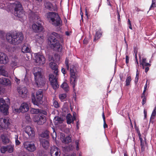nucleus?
Listing matches in <instances>:
<instances>
[{"label": "nucleus", "instance_id": "f257e3e1", "mask_svg": "<svg viewBox=\"0 0 156 156\" xmlns=\"http://www.w3.org/2000/svg\"><path fill=\"white\" fill-rule=\"evenodd\" d=\"M5 36L7 41L10 43L14 45H18L21 43L23 40L24 36L20 32H16L14 31H10L5 34L4 31L0 32V37L4 39Z\"/></svg>", "mask_w": 156, "mask_h": 156}, {"label": "nucleus", "instance_id": "f03ea898", "mask_svg": "<svg viewBox=\"0 0 156 156\" xmlns=\"http://www.w3.org/2000/svg\"><path fill=\"white\" fill-rule=\"evenodd\" d=\"M28 17L31 21L35 22L36 20H37L36 23H34L32 24V29L33 31L35 33L41 32L43 29V27L40 17L37 13L34 12L31 10H30L29 11Z\"/></svg>", "mask_w": 156, "mask_h": 156}, {"label": "nucleus", "instance_id": "7ed1b4c3", "mask_svg": "<svg viewBox=\"0 0 156 156\" xmlns=\"http://www.w3.org/2000/svg\"><path fill=\"white\" fill-rule=\"evenodd\" d=\"M49 66L54 71L53 74L49 75V80L53 89L55 90L58 88L59 86L57 82V77L58 72V66L54 62H51L49 63Z\"/></svg>", "mask_w": 156, "mask_h": 156}, {"label": "nucleus", "instance_id": "20e7f679", "mask_svg": "<svg viewBox=\"0 0 156 156\" xmlns=\"http://www.w3.org/2000/svg\"><path fill=\"white\" fill-rule=\"evenodd\" d=\"M47 20L55 27H60L62 21L58 15L55 12H50L46 15Z\"/></svg>", "mask_w": 156, "mask_h": 156}, {"label": "nucleus", "instance_id": "39448f33", "mask_svg": "<svg viewBox=\"0 0 156 156\" xmlns=\"http://www.w3.org/2000/svg\"><path fill=\"white\" fill-rule=\"evenodd\" d=\"M61 36L55 32H52L51 35L48 38V43L51 47L55 48V49H62V46L56 38L60 39Z\"/></svg>", "mask_w": 156, "mask_h": 156}, {"label": "nucleus", "instance_id": "423d86ee", "mask_svg": "<svg viewBox=\"0 0 156 156\" xmlns=\"http://www.w3.org/2000/svg\"><path fill=\"white\" fill-rule=\"evenodd\" d=\"M34 74L36 86L38 87L44 86L45 84V79L42 74V69L39 67L34 68Z\"/></svg>", "mask_w": 156, "mask_h": 156}, {"label": "nucleus", "instance_id": "0eeeda50", "mask_svg": "<svg viewBox=\"0 0 156 156\" xmlns=\"http://www.w3.org/2000/svg\"><path fill=\"white\" fill-rule=\"evenodd\" d=\"M77 71V66L74 65L70 66V83L72 85L74 91L75 90V86L76 85L78 80V75Z\"/></svg>", "mask_w": 156, "mask_h": 156}, {"label": "nucleus", "instance_id": "6e6552de", "mask_svg": "<svg viewBox=\"0 0 156 156\" xmlns=\"http://www.w3.org/2000/svg\"><path fill=\"white\" fill-rule=\"evenodd\" d=\"M43 96V91L41 90H39L36 93V98L34 95H32L31 100L32 103L34 105L39 106L40 105L43 103L42 98Z\"/></svg>", "mask_w": 156, "mask_h": 156}, {"label": "nucleus", "instance_id": "1a4fd4ad", "mask_svg": "<svg viewBox=\"0 0 156 156\" xmlns=\"http://www.w3.org/2000/svg\"><path fill=\"white\" fill-rule=\"evenodd\" d=\"M14 15L22 19L24 16V13L22 5L20 3L16 2L14 4Z\"/></svg>", "mask_w": 156, "mask_h": 156}, {"label": "nucleus", "instance_id": "9d476101", "mask_svg": "<svg viewBox=\"0 0 156 156\" xmlns=\"http://www.w3.org/2000/svg\"><path fill=\"white\" fill-rule=\"evenodd\" d=\"M12 122L11 119L9 117L0 119V132L3 129H7L10 126Z\"/></svg>", "mask_w": 156, "mask_h": 156}, {"label": "nucleus", "instance_id": "9b49d317", "mask_svg": "<svg viewBox=\"0 0 156 156\" xmlns=\"http://www.w3.org/2000/svg\"><path fill=\"white\" fill-rule=\"evenodd\" d=\"M23 146L25 148L30 152H34L36 149V147L33 142L25 141L23 143Z\"/></svg>", "mask_w": 156, "mask_h": 156}, {"label": "nucleus", "instance_id": "f8f14e48", "mask_svg": "<svg viewBox=\"0 0 156 156\" xmlns=\"http://www.w3.org/2000/svg\"><path fill=\"white\" fill-rule=\"evenodd\" d=\"M9 106L6 104L2 98H0V111L5 115H7L8 111Z\"/></svg>", "mask_w": 156, "mask_h": 156}, {"label": "nucleus", "instance_id": "ddd939ff", "mask_svg": "<svg viewBox=\"0 0 156 156\" xmlns=\"http://www.w3.org/2000/svg\"><path fill=\"white\" fill-rule=\"evenodd\" d=\"M35 122L39 125H41L44 123L46 121V117L43 115H39L35 116L34 118Z\"/></svg>", "mask_w": 156, "mask_h": 156}, {"label": "nucleus", "instance_id": "4468645a", "mask_svg": "<svg viewBox=\"0 0 156 156\" xmlns=\"http://www.w3.org/2000/svg\"><path fill=\"white\" fill-rule=\"evenodd\" d=\"M17 91L20 96L23 98L26 97L27 95L28 90L25 87L21 86L18 87Z\"/></svg>", "mask_w": 156, "mask_h": 156}, {"label": "nucleus", "instance_id": "2eb2a0df", "mask_svg": "<svg viewBox=\"0 0 156 156\" xmlns=\"http://www.w3.org/2000/svg\"><path fill=\"white\" fill-rule=\"evenodd\" d=\"M35 60L37 65L39 66L43 65L45 62V58L44 57L39 54H37L36 55Z\"/></svg>", "mask_w": 156, "mask_h": 156}, {"label": "nucleus", "instance_id": "dca6fc26", "mask_svg": "<svg viewBox=\"0 0 156 156\" xmlns=\"http://www.w3.org/2000/svg\"><path fill=\"white\" fill-rule=\"evenodd\" d=\"M24 132L31 139H33L34 136L35 132L34 129L30 126H27L25 127Z\"/></svg>", "mask_w": 156, "mask_h": 156}, {"label": "nucleus", "instance_id": "f3484780", "mask_svg": "<svg viewBox=\"0 0 156 156\" xmlns=\"http://www.w3.org/2000/svg\"><path fill=\"white\" fill-rule=\"evenodd\" d=\"M50 153L51 156H60V150L56 146H53L51 148Z\"/></svg>", "mask_w": 156, "mask_h": 156}, {"label": "nucleus", "instance_id": "a211bd4d", "mask_svg": "<svg viewBox=\"0 0 156 156\" xmlns=\"http://www.w3.org/2000/svg\"><path fill=\"white\" fill-rule=\"evenodd\" d=\"M9 62L8 56L4 53L0 52V63L6 64Z\"/></svg>", "mask_w": 156, "mask_h": 156}, {"label": "nucleus", "instance_id": "6ab92c4d", "mask_svg": "<svg viewBox=\"0 0 156 156\" xmlns=\"http://www.w3.org/2000/svg\"><path fill=\"white\" fill-rule=\"evenodd\" d=\"M0 84L6 86H10L11 84L9 79L4 77L0 78Z\"/></svg>", "mask_w": 156, "mask_h": 156}, {"label": "nucleus", "instance_id": "aec40b11", "mask_svg": "<svg viewBox=\"0 0 156 156\" xmlns=\"http://www.w3.org/2000/svg\"><path fill=\"white\" fill-rule=\"evenodd\" d=\"M40 141L41 145L44 148L47 149L49 148L50 143L48 140L44 139H40Z\"/></svg>", "mask_w": 156, "mask_h": 156}, {"label": "nucleus", "instance_id": "412c9836", "mask_svg": "<svg viewBox=\"0 0 156 156\" xmlns=\"http://www.w3.org/2000/svg\"><path fill=\"white\" fill-rule=\"evenodd\" d=\"M7 135L9 136V134L8 133L6 134L5 132L4 134L1 135V138L2 142L4 144H7L10 142V140L8 138Z\"/></svg>", "mask_w": 156, "mask_h": 156}, {"label": "nucleus", "instance_id": "4be33fe9", "mask_svg": "<svg viewBox=\"0 0 156 156\" xmlns=\"http://www.w3.org/2000/svg\"><path fill=\"white\" fill-rule=\"evenodd\" d=\"M61 138H62V139H61L62 140V141L63 143L66 144H68L71 142V138L69 136H68L66 137L62 138V137H64V135L63 133H61Z\"/></svg>", "mask_w": 156, "mask_h": 156}, {"label": "nucleus", "instance_id": "5701e85b", "mask_svg": "<svg viewBox=\"0 0 156 156\" xmlns=\"http://www.w3.org/2000/svg\"><path fill=\"white\" fill-rule=\"evenodd\" d=\"M29 109L28 104L26 103H23L21 105L20 108L22 112H25L28 111Z\"/></svg>", "mask_w": 156, "mask_h": 156}, {"label": "nucleus", "instance_id": "b1692460", "mask_svg": "<svg viewBox=\"0 0 156 156\" xmlns=\"http://www.w3.org/2000/svg\"><path fill=\"white\" fill-rule=\"evenodd\" d=\"M0 75L5 76H8V72L5 70V67L4 66H0Z\"/></svg>", "mask_w": 156, "mask_h": 156}, {"label": "nucleus", "instance_id": "393cba45", "mask_svg": "<svg viewBox=\"0 0 156 156\" xmlns=\"http://www.w3.org/2000/svg\"><path fill=\"white\" fill-rule=\"evenodd\" d=\"M54 120L55 123L58 124L62 123L63 121V118L61 117L56 116L54 118Z\"/></svg>", "mask_w": 156, "mask_h": 156}, {"label": "nucleus", "instance_id": "a878e982", "mask_svg": "<svg viewBox=\"0 0 156 156\" xmlns=\"http://www.w3.org/2000/svg\"><path fill=\"white\" fill-rule=\"evenodd\" d=\"M146 59L145 58H143L142 61H140V64L142 66L143 69H144L145 66H151L149 63L146 62Z\"/></svg>", "mask_w": 156, "mask_h": 156}, {"label": "nucleus", "instance_id": "bb28decb", "mask_svg": "<svg viewBox=\"0 0 156 156\" xmlns=\"http://www.w3.org/2000/svg\"><path fill=\"white\" fill-rule=\"evenodd\" d=\"M66 120L67 123L68 124H69L71 123H74V121H73L72 116L69 113L66 116Z\"/></svg>", "mask_w": 156, "mask_h": 156}, {"label": "nucleus", "instance_id": "cd10ccee", "mask_svg": "<svg viewBox=\"0 0 156 156\" xmlns=\"http://www.w3.org/2000/svg\"><path fill=\"white\" fill-rule=\"evenodd\" d=\"M102 32L101 30H99L97 31L95 36V38L94 41H95L96 40H98L102 36Z\"/></svg>", "mask_w": 156, "mask_h": 156}, {"label": "nucleus", "instance_id": "c85d7f7f", "mask_svg": "<svg viewBox=\"0 0 156 156\" xmlns=\"http://www.w3.org/2000/svg\"><path fill=\"white\" fill-rule=\"evenodd\" d=\"M22 52L25 54L26 57L28 58L31 55V49H21Z\"/></svg>", "mask_w": 156, "mask_h": 156}, {"label": "nucleus", "instance_id": "c756f323", "mask_svg": "<svg viewBox=\"0 0 156 156\" xmlns=\"http://www.w3.org/2000/svg\"><path fill=\"white\" fill-rule=\"evenodd\" d=\"M61 87L66 91H68L69 90V88L68 84L64 82L61 85Z\"/></svg>", "mask_w": 156, "mask_h": 156}, {"label": "nucleus", "instance_id": "7c9ffc66", "mask_svg": "<svg viewBox=\"0 0 156 156\" xmlns=\"http://www.w3.org/2000/svg\"><path fill=\"white\" fill-rule=\"evenodd\" d=\"M7 151L9 153H12L14 150V146L12 145H7L6 146Z\"/></svg>", "mask_w": 156, "mask_h": 156}, {"label": "nucleus", "instance_id": "2f4dec72", "mask_svg": "<svg viewBox=\"0 0 156 156\" xmlns=\"http://www.w3.org/2000/svg\"><path fill=\"white\" fill-rule=\"evenodd\" d=\"M40 136L43 138H48L49 137V132L48 131H45L43 132L40 135Z\"/></svg>", "mask_w": 156, "mask_h": 156}, {"label": "nucleus", "instance_id": "473e14b6", "mask_svg": "<svg viewBox=\"0 0 156 156\" xmlns=\"http://www.w3.org/2000/svg\"><path fill=\"white\" fill-rule=\"evenodd\" d=\"M45 6L47 9L51 10H52L53 5L52 4L51 2L48 1L45 4Z\"/></svg>", "mask_w": 156, "mask_h": 156}, {"label": "nucleus", "instance_id": "72a5a7b5", "mask_svg": "<svg viewBox=\"0 0 156 156\" xmlns=\"http://www.w3.org/2000/svg\"><path fill=\"white\" fill-rule=\"evenodd\" d=\"M39 109L32 108L30 109V112L32 114H38L39 113Z\"/></svg>", "mask_w": 156, "mask_h": 156}, {"label": "nucleus", "instance_id": "f704fd0d", "mask_svg": "<svg viewBox=\"0 0 156 156\" xmlns=\"http://www.w3.org/2000/svg\"><path fill=\"white\" fill-rule=\"evenodd\" d=\"M54 57L55 59L54 60V61H55L58 63H60V55L58 54H55V55Z\"/></svg>", "mask_w": 156, "mask_h": 156}, {"label": "nucleus", "instance_id": "c9c22d12", "mask_svg": "<svg viewBox=\"0 0 156 156\" xmlns=\"http://www.w3.org/2000/svg\"><path fill=\"white\" fill-rule=\"evenodd\" d=\"M66 95L65 94H61L59 95V97L61 101L63 102L66 100Z\"/></svg>", "mask_w": 156, "mask_h": 156}, {"label": "nucleus", "instance_id": "e433bc0d", "mask_svg": "<svg viewBox=\"0 0 156 156\" xmlns=\"http://www.w3.org/2000/svg\"><path fill=\"white\" fill-rule=\"evenodd\" d=\"M10 65L12 68L18 66V62L15 59H14V60H12L10 63Z\"/></svg>", "mask_w": 156, "mask_h": 156}, {"label": "nucleus", "instance_id": "4c0bfd02", "mask_svg": "<svg viewBox=\"0 0 156 156\" xmlns=\"http://www.w3.org/2000/svg\"><path fill=\"white\" fill-rule=\"evenodd\" d=\"M131 78L130 76H128L126 80V86H129L130 83V82L131 81Z\"/></svg>", "mask_w": 156, "mask_h": 156}, {"label": "nucleus", "instance_id": "58836bf2", "mask_svg": "<svg viewBox=\"0 0 156 156\" xmlns=\"http://www.w3.org/2000/svg\"><path fill=\"white\" fill-rule=\"evenodd\" d=\"M18 135H15V136L14 138L15 139V144L16 145H19L20 144V142L18 139Z\"/></svg>", "mask_w": 156, "mask_h": 156}, {"label": "nucleus", "instance_id": "ea45409f", "mask_svg": "<svg viewBox=\"0 0 156 156\" xmlns=\"http://www.w3.org/2000/svg\"><path fill=\"white\" fill-rule=\"evenodd\" d=\"M7 149L6 146H2V147L0 148L1 152L2 153H5L7 151Z\"/></svg>", "mask_w": 156, "mask_h": 156}, {"label": "nucleus", "instance_id": "a19ab883", "mask_svg": "<svg viewBox=\"0 0 156 156\" xmlns=\"http://www.w3.org/2000/svg\"><path fill=\"white\" fill-rule=\"evenodd\" d=\"M67 70H69V59L66 58L65 62Z\"/></svg>", "mask_w": 156, "mask_h": 156}, {"label": "nucleus", "instance_id": "79ce46f5", "mask_svg": "<svg viewBox=\"0 0 156 156\" xmlns=\"http://www.w3.org/2000/svg\"><path fill=\"white\" fill-rule=\"evenodd\" d=\"M156 0H152V4L150 8V9H151L152 8L156 6Z\"/></svg>", "mask_w": 156, "mask_h": 156}, {"label": "nucleus", "instance_id": "37998d69", "mask_svg": "<svg viewBox=\"0 0 156 156\" xmlns=\"http://www.w3.org/2000/svg\"><path fill=\"white\" fill-rule=\"evenodd\" d=\"M102 117L104 120V128H106L108 127V126L106 124L105 121V117L104 114V112L102 113Z\"/></svg>", "mask_w": 156, "mask_h": 156}, {"label": "nucleus", "instance_id": "c03bdc74", "mask_svg": "<svg viewBox=\"0 0 156 156\" xmlns=\"http://www.w3.org/2000/svg\"><path fill=\"white\" fill-rule=\"evenodd\" d=\"M39 113L45 115H47V113L44 110L40 109Z\"/></svg>", "mask_w": 156, "mask_h": 156}, {"label": "nucleus", "instance_id": "a18cd8bd", "mask_svg": "<svg viewBox=\"0 0 156 156\" xmlns=\"http://www.w3.org/2000/svg\"><path fill=\"white\" fill-rule=\"evenodd\" d=\"M54 106L56 108H58L59 107V105L58 102L56 101H55L53 102Z\"/></svg>", "mask_w": 156, "mask_h": 156}, {"label": "nucleus", "instance_id": "49530a36", "mask_svg": "<svg viewBox=\"0 0 156 156\" xmlns=\"http://www.w3.org/2000/svg\"><path fill=\"white\" fill-rule=\"evenodd\" d=\"M156 114V112L155 111H153L152 113L150 119V121H151V119H154V117L155 116Z\"/></svg>", "mask_w": 156, "mask_h": 156}, {"label": "nucleus", "instance_id": "de8ad7c7", "mask_svg": "<svg viewBox=\"0 0 156 156\" xmlns=\"http://www.w3.org/2000/svg\"><path fill=\"white\" fill-rule=\"evenodd\" d=\"M79 140H76L75 141V144L76 145V150L78 151L79 149Z\"/></svg>", "mask_w": 156, "mask_h": 156}, {"label": "nucleus", "instance_id": "09e8293b", "mask_svg": "<svg viewBox=\"0 0 156 156\" xmlns=\"http://www.w3.org/2000/svg\"><path fill=\"white\" fill-rule=\"evenodd\" d=\"M138 71V70L137 69V71ZM138 78H139V73H136V76L135 78V83H136L138 81Z\"/></svg>", "mask_w": 156, "mask_h": 156}, {"label": "nucleus", "instance_id": "8fccbe9b", "mask_svg": "<svg viewBox=\"0 0 156 156\" xmlns=\"http://www.w3.org/2000/svg\"><path fill=\"white\" fill-rule=\"evenodd\" d=\"M140 146L141 148V150L143 151L144 150V143L142 142V139L141 138H140Z\"/></svg>", "mask_w": 156, "mask_h": 156}, {"label": "nucleus", "instance_id": "3c124183", "mask_svg": "<svg viewBox=\"0 0 156 156\" xmlns=\"http://www.w3.org/2000/svg\"><path fill=\"white\" fill-rule=\"evenodd\" d=\"M147 81L146 83V84L145 85L144 87V91H143V95H144V93H145L146 91L147 90Z\"/></svg>", "mask_w": 156, "mask_h": 156}, {"label": "nucleus", "instance_id": "603ef678", "mask_svg": "<svg viewBox=\"0 0 156 156\" xmlns=\"http://www.w3.org/2000/svg\"><path fill=\"white\" fill-rule=\"evenodd\" d=\"M88 42V39L85 38L83 41V43L84 44H87Z\"/></svg>", "mask_w": 156, "mask_h": 156}, {"label": "nucleus", "instance_id": "864d4df0", "mask_svg": "<svg viewBox=\"0 0 156 156\" xmlns=\"http://www.w3.org/2000/svg\"><path fill=\"white\" fill-rule=\"evenodd\" d=\"M146 102V98L145 97H144L142 100V104L143 105H144Z\"/></svg>", "mask_w": 156, "mask_h": 156}, {"label": "nucleus", "instance_id": "5fc2aeb1", "mask_svg": "<svg viewBox=\"0 0 156 156\" xmlns=\"http://www.w3.org/2000/svg\"><path fill=\"white\" fill-rule=\"evenodd\" d=\"M144 118L145 119L147 117V111L146 109H144Z\"/></svg>", "mask_w": 156, "mask_h": 156}, {"label": "nucleus", "instance_id": "6e6d98bb", "mask_svg": "<svg viewBox=\"0 0 156 156\" xmlns=\"http://www.w3.org/2000/svg\"><path fill=\"white\" fill-rule=\"evenodd\" d=\"M149 66H145L144 68H145V72L147 73L149 69Z\"/></svg>", "mask_w": 156, "mask_h": 156}, {"label": "nucleus", "instance_id": "4d7b16f0", "mask_svg": "<svg viewBox=\"0 0 156 156\" xmlns=\"http://www.w3.org/2000/svg\"><path fill=\"white\" fill-rule=\"evenodd\" d=\"M68 148L69 149V150H72L74 149V147L72 145H69L68 147Z\"/></svg>", "mask_w": 156, "mask_h": 156}, {"label": "nucleus", "instance_id": "13d9d810", "mask_svg": "<svg viewBox=\"0 0 156 156\" xmlns=\"http://www.w3.org/2000/svg\"><path fill=\"white\" fill-rule=\"evenodd\" d=\"M73 119V121H74L76 119V113H74L73 115V117H72Z\"/></svg>", "mask_w": 156, "mask_h": 156}, {"label": "nucleus", "instance_id": "bf43d9fd", "mask_svg": "<svg viewBox=\"0 0 156 156\" xmlns=\"http://www.w3.org/2000/svg\"><path fill=\"white\" fill-rule=\"evenodd\" d=\"M126 64H127L129 62V58L128 56L126 55Z\"/></svg>", "mask_w": 156, "mask_h": 156}, {"label": "nucleus", "instance_id": "052dcab7", "mask_svg": "<svg viewBox=\"0 0 156 156\" xmlns=\"http://www.w3.org/2000/svg\"><path fill=\"white\" fill-rule=\"evenodd\" d=\"M61 71L62 73L64 74H65L66 73L65 69L62 68Z\"/></svg>", "mask_w": 156, "mask_h": 156}, {"label": "nucleus", "instance_id": "680f3d73", "mask_svg": "<svg viewBox=\"0 0 156 156\" xmlns=\"http://www.w3.org/2000/svg\"><path fill=\"white\" fill-rule=\"evenodd\" d=\"M52 129L53 131V136L54 135H55V137L56 136V132L55 131V129L54 128H52Z\"/></svg>", "mask_w": 156, "mask_h": 156}, {"label": "nucleus", "instance_id": "e2e57ef3", "mask_svg": "<svg viewBox=\"0 0 156 156\" xmlns=\"http://www.w3.org/2000/svg\"><path fill=\"white\" fill-rule=\"evenodd\" d=\"M107 4L108 5H109L110 7H111L112 8V5L110 3V2L109 1V0H107Z\"/></svg>", "mask_w": 156, "mask_h": 156}, {"label": "nucleus", "instance_id": "0e129e2a", "mask_svg": "<svg viewBox=\"0 0 156 156\" xmlns=\"http://www.w3.org/2000/svg\"><path fill=\"white\" fill-rule=\"evenodd\" d=\"M65 34L67 36H69V35L71 34V32H69V31H66L65 32Z\"/></svg>", "mask_w": 156, "mask_h": 156}, {"label": "nucleus", "instance_id": "69168bd1", "mask_svg": "<svg viewBox=\"0 0 156 156\" xmlns=\"http://www.w3.org/2000/svg\"><path fill=\"white\" fill-rule=\"evenodd\" d=\"M15 81L17 84H19L20 82V80L16 78Z\"/></svg>", "mask_w": 156, "mask_h": 156}, {"label": "nucleus", "instance_id": "338daca9", "mask_svg": "<svg viewBox=\"0 0 156 156\" xmlns=\"http://www.w3.org/2000/svg\"><path fill=\"white\" fill-rule=\"evenodd\" d=\"M20 156H29V155L27 154L24 153L21 154Z\"/></svg>", "mask_w": 156, "mask_h": 156}, {"label": "nucleus", "instance_id": "774afa93", "mask_svg": "<svg viewBox=\"0 0 156 156\" xmlns=\"http://www.w3.org/2000/svg\"><path fill=\"white\" fill-rule=\"evenodd\" d=\"M79 125V123L78 122H77L76 123V128L77 129H79V127L78 126Z\"/></svg>", "mask_w": 156, "mask_h": 156}]
</instances>
